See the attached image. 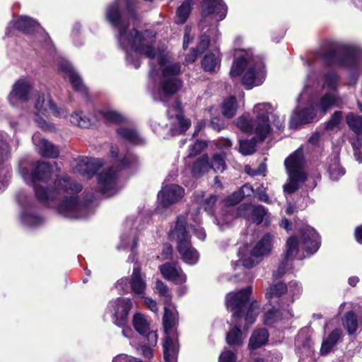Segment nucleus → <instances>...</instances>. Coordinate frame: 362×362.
<instances>
[{"label": "nucleus", "instance_id": "1", "mask_svg": "<svg viewBox=\"0 0 362 362\" xmlns=\"http://www.w3.org/2000/svg\"><path fill=\"white\" fill-rule=\"evenodd\" d=\"M19 170L25 182L33 186L38 201L46 206L56 208L64 217L85 218L93 213L92 200L78 196L83 187L67 173L56 175L52 188L45 187L37 183L47 182L50 180L52 168L49 163L21 161Z\"/></svg>", "mask_w": 362, "mask_h": 362}, {"label": "nucleus", "instance_id": "2", "mask_svg": "<svg viewBox=\"0 0 362 362\" xmlns=\"http://www.w3.org/2000/svg\"><path fill=\"white\" fill-rule=\"evenodd\" d=\"M124 7L132 21H139L137 11L140 7L136 0H115L107 6L105 18L117 32L116 38L118 45L126 53L127 63L138 69L139 54L151 60L156 57V33L151 30L139 32L134 26L130 28L129 23L122 16Z\"/></svg>", "mask_w": 362, "mask_h": 362}, {"label": "nucleus", "instance_id": "3", "mask_svg": "<svg viewBox=\"0 0 362 362\" xmlns=\"http://www.w3.org/2000/svg\"><path fill=\"white\" fill-rule=\"evenodd\" d=\"M158 69L151 62L149 76V91L155 100L165 103L182 86V81L179 78L181 74V64L173 62L165 54L158 56Z\"/></svg>", "mask_w": 362, "mask_h": 362}, {"label": "nucleus", "instance_id": "4", "mask_svg": "<svg viewBox=\"0 0 362 362\" xmlns=\"http://www.w3.org/2000/svg\"><path fill=\"white\" fill-rule=\"evenodd\" d=\"M246 69L242 82L250 89L253 86L262 84L266 77L264 64L261 57L255 56L251 51H244L233 62L230 74L232 77L240 76Z\"/></svg>", "mask_w": 362, "mask_h": 362}, {"label": "nucleus", "instance_id": "5", "mask_svg": "<svg viewBox=\"0 0 362 362\" xmlns=\"http://www.w3.org/2000/svg\"><path fill=\"white\" fill-rule=\"evenodd\" d=\"M317 57L329 66L362 69V50L354 46L334 43L327 49L318 52Z\"/></svg>", "mask_w": 362, "mask_h": 362}, {"label": "nucleus", "instance_id": "6", "mask_svg": "<svg viewBox=\"0 0 362 362\" xmlns=\"http://www.w3.org/2000/svg\"><path fill=\"white\" fill-rule=\"evenodd\" d=\"M251 293L252 287L247 286L235 293H228L226 298L228 310L233 312V317L236 320L244 317L247 326L255 322L259 310L257 301H250Z\"/></svg>", "mask_w": 362, "mask_h": 362}, {"label": "nucleus", "instance_id": "7", "mask_svg": "<svg viewBox=\"0 0 362 362\" xmlns=\"http://www.w3.org/2000/svg\"><path fill=\"white\" fill-rule=\"evenodd\" d=\"M171 240H176L177 250L181 259L187 264L194 265L197 263L199 255L192 245L191 237L186 229V218L184 216L177 218L174 228L168 233Z\"/></svg>", "mask_w": 362, "mask_h": 362}, {"label": "nucleus", "instance_id": "8", "mask_svg": "<svg viewBox=\"0 0 362 362\" xmlns=\"http://www.w3.org/2000/svg\"><path fill=\"white\" fill-rule=\"evenodd\" d=\"M177 322V312L170 310L168 307H165L163 323L166 337L163 346L165 362H177L179 351L178 339L176 332Z\"/></svg>", "mask_w": 362, "mask_h": 362}, {"label": "nucleus", "instance_id": "9", "mask_svg": "<svg viewBox=\"0 0 362 362\" xmlns=\"http://www.w3.org/2000/svg\"><path fill=\"white\" fill-rule=\"evenodd\" d=\"M284 165L288 175V183L284 186V192L293 194L299 188V183L307 180V175L303 170L305 159L301 148H298L284 161Z\"/></svg>", "mask_w": 362, "mask_h": 362}, {"label": "nucleus", "instance_id": "10", "mask_svg": "<svg viewBox=\"0 0 362 362\" xmlns=\"http://www.w3.org/2000/svg\"><path fill=\"white\" fill-rule=\"evenodd\" d=\"M116 288L123 293H133L143 297L147 288L146 274L141 272V267L135 264L130 278L123 277L116 283Z\"/></svg>", "mask_w": 362, "mask_h": 362}, {"label": "nucleus", "instance_id": "11", "mask_svg": "<svg viewBox=\"0 0 362 362\" xmlns=\"http://www.w3.org/2000/svg\"><path fill=\"white\" fill-rule=\"evenodd\" d=\"M245 217L252 221L257 225L264 223L268 225V211L266 208L262 205H254L250 207L245 204H242L236 209H230L227 211V214L224 217L223 222L228 224L230 221L237 217Z\"/></svg>", "mask_w": 362, "mask_h": 362}, {"label": "nucleus", "instance_id": "12", "mask_svg": "<svg viewBox=\"0 0 362 362\" xmlns=\"http://www.w3.org/2000/svg\"><path fill=\"white\" fill-rule=\"evenodd\" d=\"M16 199L22 208L20 218L23 225L33 228L44 224L45 218L33 210L34 202L24 190H21L17 193Z\"/></svg>", "mask_w": 362, "mask_h": 362}, {"label": "nucleus", "instance_id": "13", "mask_svg": "<svg viewBox=\"0 0 362 362\" xmlns=\"http://www.w3.org/2000/svg\"><path fill=\"white\" fill-rule=\"evenodd\" d=\"M132 305V300L128 298H117L109 302L106 312L110 314L115 325L123 327L127 324L128 315Z\"/></svg>", "mask_w": 362, "mask_h": 362}, {"label": "nucleus", "instance_id": "14", "mask_svg": "<svg viewBox=\"0 0 362 362\" xmlns=\"http://www.w3.org/2000/svg\"><path fill=\"white\" fill-rule=\"evenodd\" d=\"M254 112L256 114L255 134L259 140L264 141L271 131L269 115L272 113V105L269 103L257 104Z\"/></svg>", "mask_w": 362, "mask_h": 362}, {"label": "nucleus", "instance_id": "15", "mask_svg": "<svg viewBox=\"0 0 362 362\" xmlns=\"http://www.w3.org/2000/svg\"><path fill=\"white\" fill-rule=\"evenodd\" d=\"M167 116L170 122V129L171 135L175 136L185 132L191 125V122L185 119L181 112V106L179 102H174L167 110Z\"/></svg>", "mask_w": 362, "mask_h": 362}, {"label": "nucleus", "instance_id": "16", "mask_svg": "<svg viewBox=\"0 0 362 362\" xmlns=\"http://www.w3.org/2000/svg\"><path fill=\"white\" fill-rule=\"evenodd\" d=\"M132 324L135 330L142 336V343L153 349L157 344L158 334L156 331H150V324L145 315L136 313L133 316Z\"/></svg>", "mask_w": 362, "mask_h": 362}, {"label": "nucleus", "instance_id": "17", "mask_svg": "<svg viewBox=\"0 0 362 362\" xmlns=\"http://www.w3.org/2000/svg\"><path fill=\"white\" fill-rule=\"evenodd\" d=\"M118 171L113 167L103 170L98 176L99 191L104 195L110 197L117 192Z\"/></svg>", "mask_w": 362, "mask_h": 362}, {"label": "nucleus", "instance_id": "18", "mask_svg": "<svg viewBox=\"0 0 362 362\" xmlns=\"http://www.w3.org/2000/svg\"><path fill=\"white\" fill-rule=\"evenodd\" d=\"M185 195V189L176 184L163 186L158 194V206L167 208L180 202Z\"/></svg>", "mask_w": 362, "mask_h": 362}, {"label": "nucleus", "instance_id": "19", "mask_svg": "<svg viewBox=\"0 0 362 362\" xmlns=\"http://www.w3.org/2000/svg\"><path fill=\"white\" fill-rule=\"evenodd\" d=\"M317 117V111L314 104L309 101L303 108L298 107L293 112L290 119V127L296 129L299 124L313 122Z\"/></svg>", "mask_w": 362, "mask_h": 362}, {"label": "nucleus", "instance_id": "20", "mask_svg": "<svg viewBox=\"0 0 362 362\" xmlns=\"http://www.w3.org/2000/svg\"><path fill=\"white\" fill-rule=\"evenodd\" d=\"M32 88L31 83L25 79L17 81L8 95L10 104L13 106H18L19 103L28 101Z\"/></svg>", "mask_w": 362, "mask_h": 362}, {"label": "nucleus", "instance_id": "21", "mask_svg": "<svg viewBox=\"0 0 362 362\" xmlns=\"http://www.w3.org/2000/svg\"><path fill=\"white\" fill-rule=\"evenodd\" d=\"M103 162L101 159L88 157L79 158L74 169L76 173L82 176L90 178L103 166Z\"/></svg>", "mask_w": 362, "mask_h": 362}, {"label": "nucleus", "instance_id": "22", "mask_svg": "<svg viewBox=\"0 0 362 362\" xmlns=\"http://www.w3.org/2000/svg\"><path fill=\"white\" fill-rule=\"evenodd\" d=\"M35 107L37 115H45L47 112L52 113L59 117H66L67 111L63 107H58L49 99L46 100L44 95H35Z\"/></svg>", "mask_w": 362, "mask_h": 362}, {"label": "nucleus", "instance_id": "23", "mask_svg": "<svg viewBox=\"0 0 362 362\" xmlns=\"http://www.w3.org/2000/svg\"><path fill=\"white\" fill-rule=\"evenodd\" d=\"M58 66L59 69L69 77V80L74 90L86 96V87L83 85L81 78L74 70L72 64L69 61L62 59L59 62Z\"/></svg>", "mask_w": 362, "mask_h": 362}, {"label": "nucleus", "instance_id": "24", "mask_svg": "<svg viewBox=\"0 0 362 362\" xmlns=\"http://www.w3.org/2000/svg\"><path fill=\"white\" fill-rule=\"evenodd\" d=\"M288 286L283 282H276L271 284L266 290L265 296L271 305H276L282 310L289 308L283 307L282 301H285L284 298L287 296Z\"/></svg>", "mask_w": 362, "mask_h": 362}, {"label": "nucleus", "instance_id": "25", "mask_svg": "<svg viewBox=\"0 0 362 362\" xmlns=\"http://www.w3.org/2000/svg\"><path fill=\"white\" fill-rule=\"evenodd\" d=\"M300 233L303 249L309 254L316 252L320 245V236L316 230L310 226H305L300 229Z\"/></svg>", "mask_w": 362, "mask_h": 362}, {"label": "nucleus", "instance_id": "26", "mask_svg": "<svg viewBox=\"0 0 362 362\" xmlns=\"http://www.w3.org/2000/svg\"><path fill=\"white\" fill-rule=\"evenodd\" d=\"M227 13V7L222 0H203L202 3V14L204 17L215 15L218 21L223 20Z\"/></svg>", "mask_w": 362, "mask_h": 362}, {"label": "nucleus", "instance_id": "27", "mask_svg": "<svg viewBox=\"0 0 362 362\" xmlns=\"http://www.w3.org/2000/svg\"><path fill=\"white\" fill-rule=\"evenodd\" d=\"M159 269L163 276L168 281H174L176 284H182L187 280L186 274L176 263H165L159 267Z\"/></svg>", "mask_w": 362, "mask_h": 362}, {"label": "nucleus", "instance_id": "28", "mask_svg": "<svg viewBox=\"0 0 362 362\" xmlns=\"http://www.w3.org/2000/svg\"><path fill=\"white\" fill-rule=\"evenodd\" d=\"M32 140L42 156L49 158H56L58 157L59 154L58 147L45 139L42 138L40 133H35Z\"/></svg>", "mask_w": 362, "mask_h": 362}, {"label": "nucleus", "instance_id": "29", "mask_svg": "<svg viewBox=\"0 0 362 362\" xmlns=\"http://www.w3.org/2000/svg\"><path fill=\"white\" fill-rule=\"evenodd\" d=\"M124 325L122 328V335L129 339L130 345L134 347L139 354L142 355L145 358L151 359L153 356V351L150 346H147L146 344H143L137 339L136 337H133V331L129 327H125Z\"/></svg>", "mask_w": 362, "mask_h": 362}, {"label": "nucleus", "instance_id": "30", "mask_svg": "<svg viewBox=\"0 0 362 362\" xmlns=\"http://www.w3.org/2000/svg\"><path fill=\"white\" fill-rule=\"evenodd\" d=\"M272 305L273 308L268 310L263 317V322L267 326H273L280 321L283 317L288 318L293 316L290 308H284L282 310L276 305Z\"/></svg>", "mask_w": 362, "mask_h": 362}, {"label": "nucleus", "instance_id": "31", "mask_svg": "<svg viewBox=\"0 0 362 362\" xmlns=\"http://www.w3.org/2000/svg\"><path fill=\"white\" fill-rule=\"evenodd\" d=\"M116 132L120 139L132 145L140 146L145 144V139L134 128L121 127L117 129Z\"/></svg>", "mask_w": 362, "mask_h": 362}, {"label": "nucleus", "instance_id": "32", "mask_svg": "<svg viewBox=\"0 0 362 362\" xmlns=\"http://www.w3.org/2000/svg\"><path fill=\"white\" fill-rule=\"evenodd\" d=\"M13 23L17 30L26 34H32L42 30L39 23L35 19L26 16H19Z\"/></svg>", "mask_w": 362, "mask_h": 362}, {"label": "nucleus", "instance_id": "33", "mask_svg": "<svg viewBox=\"0 0 362 362\" xmlns=\"http://www.w3.org/2000/svg\"><path fill=\"white\" fill-rule=\"evenodd\" d=\"M137 247V233L136 230L131 229L130 231L127 234L124 233L121 235L120 243L117 246L118 250H131L132 253L129 257V260L134 262L135 259V255L134 254V250Z\"/></svg>", "mask_w": 362, "mask_h": 362}, {"label": "nucleus", "instance_id": "34", "mask_svg": "<svg viewBox=\"0 0 362 362\" xmlns=\"http://www.w3.org/2000/svg\"><path fill=\"white\" fill-rule=\"evenodd\" d=\"M272 240L273 235L271 233H266L263 235L252 250L254 255L259 257L261 259L268 255L272 251Z\"/></svg>", "mask_w": 362, "mask_h": 362}, {"label": "nucleus", "instance_id": "35", "mask_svg": "<svg viewBox=\"0 0 362 362\" xmlns=\"http://www.w3.org/2000/svg\"><path fill=\"white\" fill-rule=\"evenodd\" d=\"M327 171L331 180L337 181L345 174V170L339 164V156L337 153L332 154L327 158Z\"/></svg>", "mask_w": 362, "mask_h": 362}, {"label": "nucleus", "instance_id": "36", "mask_svg": "<svg viewBox=\"0 0 362 362\" xmlns=\"http://www.w3.org/2000/svg\"><path fill=\"white\" fill-rule=\"evenodd\" d=\"M269 336V332L265 328L255 330L250 338L249 349L255 350L265 345L268 341Z\"/></svg>", "mask_w": 362, "mask_h": 362}, {"label": "nucleus", "instance_id": "37", "mask_svg": "<svg viewBox=\"0 0 362 362\" xmlns=\"http://www.w3.org/2000/svg\"><path fill=\"white\" fill-rule=\"evenodd\" d=\"M341 100L333 93L325 94L319 100L318 107L323 114L333 107H340Z\"/></svg>", "mask_w": 362, "mask_h": 362}, {"label": "nucleus", "instance_id": "38", "mask_svg": "<svg viewBox=\"0 0 362 362\" xmlns=\"http://www.w3.org/2000/svg\"><path fill=\"white\" fill-rule=\"evenodd\" d=\"M341 337V330L340 329H334L322 341L320 352L322 355H326L330 352L332 349L337 344Z\"/></svg>", "mask_w": 362, "mask_h": 362}, {"label": "nucleus", "instance_id": "39", "mask_svg": "<svg viewBox=\"0 0 362 362\" xmlns=\"http://www.w3.org/2000/svg\"><path fill=\"white\" fill-rule=\"evenodd\" d=\"M210 169V161L207 155H203L199 158L192 168V173L194 177H199Z\"/></svg>", "mask_w": 362, "mask_h": 362}, {"label": "nucleus", "instance_id": "40", "mask_svg": "<svg viewBox=\"0 0 362 362\" xmlns=\"http://www.w3.org/2000/svg\"><path fill=\"white\" fill-rule=\"evenodd\" d=\"M302 292V287L300 284L296 281L289 282L288 286L287 296L284 298L285 301H282L283 307H288L292 304L295 298L300 296Z\"/></svg>", "mask_w": 362, "mask_h": 362}, {"label": "nucleus", "instance_id": "41", "mask_svg": "<svg viewBox=\"0 0 362 362\" xmlns=\"http://www.w3.org/2000/svg\"><path fill=\"white\" fill-rule=\"evenodd\" d=\"M194 4V0H185L176 11L175 22L178 24L185 23L191 11L192 6Z\"/></svg>", "mask_w": 362, "mask_h": 362}, {"label": "nucleus", "instance_id": "42", "mask_svg": "<svg viewBox=\"0 0 362 362\" xmlns=\"http://www.w3.org/2000/svg\"><path fill=\"white\" fill-rule=\"evenodd\" d=\"M10 152V147L7 141V136L0 133V160L2 161L7 158ZM8 186L6 179L0 180V190H4Z\"/></svg>", "mask_w": 362, "mask_h": 362}, {"label": "nucleus", "instance_id": "43", "mask_svg": "<svg viewBox=\"0 0 362 362\" xmlns=\"http://www.w3.org/2000/svg\"><path fill=\"white\" fill-rule=\"evenodd\" d=\"M227 156L226 151L215 153L210 162V168L216 173H223L226 169V159Z\"/></svg>", "mask_w": 362, "mask_h": 362}, {"label": "nucleus", "instance_id": "44", "mask_svg": "<svg viewBox=\"0 0 362 362\" xmlns=\"http://www.w3.org/2000/svg\"><path fill=\"white\" fill-rule=\"evenodd\" d=\"M209 31L210 33L209 34L204 33L200 36V40L197 47V49L200 53L203 52L208 48L210 42V37L213 40H216L220 35L217 26L212 28L209 30Z\"/></svg>", "mask_w": 362, "mask_h": 362}, {"label": "nucleus", "instance_id": "45", "mask_svg": "<svg viewBox=\"0 0 362 362\" xmlns=\"http://www.w3.org/2000/svg\"><path fill=\"white\" fill-rule=\"evenodd\" d=\"M342 324L349 335L354 334L358 325L357 315L353 311L346 313L342 319Z\"/></svg>", "mask_w": 362, "mask_h": 362}, {"label": "nucleus", "instance_id": "46", "mask_svg": "<svg viewBox=\"0 0 362 362\" xmlns=\"http://www.w3.org/2000/svg\"><path fill=\"white\" fill-rule=\"evenodd\" d=\"M70 122L81 128H89L92 124V119L81 111H76L71 114Z\"/></svg>", "mask_w": 362, "mask_h": 362}, {"label": "nucleus", "instance_id": "47", "mask_svg": "<svg viewBox=\"0 0 362 362\" xmlns=\"http://www.w3.org/2000/svg\"><path fill=\"white\" fill-rule=\"evenodd\" d=\"M219 62L218 53H208L202 60V66L205 71L212 72Z\"/></svg>", "mask_w": 362, "mask_h": 362}, {"label": "nucleus", "instance_id": "48", "mask_svg": "<svg viewBox=\"0 0 362 362\" xmlns=\"http://www.w3.org/2000/svg\"><path fill=\"white\" fill-rule=\"evenodd\" d=\"M257 141H262L257 138V134L250 140H240L239 151L243 155H250L255 151Z\"/></svg>", "mask_w": 362, "mask_h": 362}, {"label": "nucleus", "instance_id": "49", "mask_svg": "<svg viewBox=\"0 0 362 362\" xmlns=\"http://www.w3.org/2000/svg\"><path fill=\"white\" fill-rule=\"evenodd\" d=\"M222 113L223 115L228 117H233L237 111V104L236 99L233 96H230L228 98L226 99L222 105Z\"/></svg>", "mask_w": 362, "mask_h": 362}, {"label": "nucleus", "instance_id": "50", "mask_svg": "<svg viewBox=\"0 0 362 362\" xmlns=\"http://www.w3.org/2000/svg\"><path fill=\"white\" fill-rule=\"evenodd\" d=\"M312 341L307 329H302L296 336L295 345L298 349H310Z\"/></svg>", "mask_w": 362, "mask_h": 362}, {"label": "nucleus", "instance_id": "51", "mask_svg": "<svg viewBox=\"0 0 362 362\" xmlns=\"http://www.w3.org/2000/svg\"><path fill=\"white\" fill-rule=\"evenodd\" d=\"M346 121L349 127L356 134L362 132V117L354 113H349L346 117Z\"/></svg>", "mask_w": 362, "mask_h": 362}, {"label": "nucleus", "instance_id": "52", "mask_svg": "<svg viewBox=\"0 0 362 362\" xmlns=\"http://www.w3.org/2000/svg\"><path fill=\"white\" fill-rule=\"evenodd\" d=\"M226 341L229 345L239 346L243 344V334L240 327L235 326L228 332Z\"/></svg>", "mask_w": 362, "mask_h": 362}, {"label": "nucleus", "instance_id": "53", "mask_svg": "<svg viewBox=\"0 0 362 362\" xmlns=\"http://www.w3.org/2000/svg\"><path fill=\"white\" fill-rule=\"evenodd\" d=\"M236 125L243 132L255 134V121H251L245 115L240 117L237 119Z\"/></svg>", "mask_w": 362, "mask_h": 362}, {"label": "nucleus", "instance_id": "54", "mask_svg": "<svg viewBox=\"0 0 362 362\" xmlns=\"http://www.w3.org/2000/svg\"><path fill=\"white\" fill-rule=\"evenodd\" d=\"M100 115L107 122L119 124L124 121L123 116L113 110L104 109L100 111Z\"/></svg>", "mask_w": 362, "mask_h": 362}, {"label": "nucleus", "instance_id": "55", "mask_svg": "<svg viewBox=\"0 0 362 362\" xmlns=\"http://www.w3.org/2000/svg\"><path fill=\"white\" fill-rule=\"evenodd\" d=\"M298 253V243L294 236L290 237L286 242V251L285 258L287 259L294 258Z\"/></svg>", "mask_w": 362, "mask_h": 362}, {"label": "nucleus", "instance_id": "56", "mask_svg": "<svg viewBox=\"0 0 362 362\" xmlns=\"http://www.w3.org/2000/svg\"><path fill=\"white\" fill-rule=\"evenodd\" d=\"M155 289L160 296L164 298L165 303L170 302L171 295L170 293L169 288L168 286L165 284L162 281H156Z\"/></svg>", "mask_w": 362, "mask_h": 362}, {"label": "nucleus", "instance_id": "57", "mask_svg": "<svg viewBox=\"0 0 362 362\" xmlns=\"http://www.w3.org/2000/svg\"><path fill=\"white\" fill-rule=\"evenodd\" d=\"M339 82V76L334 71L327 72L325 76L324 87L329 90H335Z\"/></svg>", "mask_w": 362, "mask_h": 362}, {"label": "nucleus", "instance_id": "58", "mask_svg": "<svg viewBox=\"0 0 362 362\" xmlns=\"http://www.w3.org/2000/svg\"><path fill=\"white\" fill-rule=\"evenodd\" d=\"M343 118V113L341 111H335L330 119L325 124V127L327 130H333L340 124Z\"/></svg>", "mask_w": 362, "mask_h": 362}, {"label": "nucleus", "instance_id": "59", "mask_svg": "<svg viewBox=\"0 0 362 362\" xmlns=\"http://www.w3.org/2000/svg\"><path fill=\"white\" fill-rule=\"evenodd\" d=\"M137 158L130 152H127L121 159L118 160V165L120 169H124L136 163Z\"/></svg>", "mask_w": 362, "mask_h": 362}, {"label": "nucleus", "instance_id": "60", "mask_svg": "<svg viewBox=\"0 0 362 362\" xmlns=\"http://www.w3.org/2000/svg\"><path fill=\"white\" fill-rule=\"evenodd\" d=\"M261 260L262 259L259 257L254 255L252 250L251 251L250 256L241 259L243 266L247 269L256 266Z\"/></svg>", "mask_w": 362, "mask_h": 362}, {"label": "nucleus", "instance_id": "61", "mask_svg": "<svg viewBox=\"0 0 362 362\" xmlns=\"http://www.w3.org/2000/svg\"><path fill=\"white\" fill-rule=\"evenodd\" d=\"M217 201V197L211 194L209 197L206 198L202 203V206L208 214H213V207Z\"/></svg>", "mask_w": 362, "mask_h": 362}, {"label": "nucleus", "instance_id": "62", "mask_svg": "<svg viewBox=\"0 0 362 362\" xmlns=\"http://www.w3.org/2000/svg\"><path fill=\"white\" fill-rule=\"evenodd\" d=\"M243 199L241 193L238 190L225 199V205L226 206H235L240 202Z\"/></svg>", "mask_w": 362, "mask_h": 362}, {"label": "nucleus", "instance_id": "63", "mask_svg": "<svg viewBox=\"0 0 362 362\" xmlns=\"http://www.w3.org/2000/svg\"><path fill=\"white\" fill-rule=\"evenodd\" d=\"M206 146L204 142L202 141H197L194 144L190 146L189 150V156L194 157L198 155Z\"/></svg>", "mask_w": 362, "mask_h": 362}, {"label": "nucleus", "instance_id": "64", "mask_svg": "<svg viewBox=\"0 0 362 362\" xmlns=\"http://www.w3.org/2000/svg\"><path fill=\"white\" fill-rule=\"evenodd\" d=\"M112 362H143L141 360L127 354H119L116 356Z\"/></svg>", "mask_w": 362, "mask_h": 362}]
</instances>
